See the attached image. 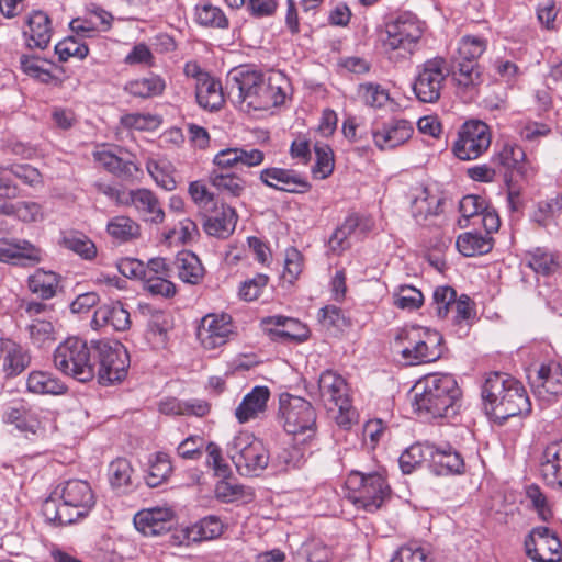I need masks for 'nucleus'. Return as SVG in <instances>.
I'll return each instance as SVG.
<instances>
[{
	"label": "nucleus",
	"mask_w": 562,
	"mask_h": 562,
	"mask_svg": "<svg viewBox=\"0 0 562 562\" xmlns=\"http://www.w3.org/2000/svg\"><path fill=\"white\" fill-rule=\"evenodd\" d=\"M413 391V407L426 419L453 417L461 407V389L449 373L427 374L416 382Z\"/></svg>",
	"instance_id": "f257e3e1"
},
{
	"label": "nucleus",
	"mask_w": 562,
	"mask_h": 562,
	"mask_svg": "<svg viewBox=\"0 0 562 562\" xmlns=\"http://www.w3.org/2000/svg\"><path fill=\"white\" fill-rule=\"evenodd\" d=\"M481 396L486 414L499 424L531 412L526 389L507 373H490L482 386Z\"/></svg>",
	"instance_id": "f03ea898"
},
{
	"label": "nucleus",
	"mask_w": 562,
	"mask_h": 562,
	"mask_svg": "<svg viewBox=\"0 0 562 562\" xmlns=\"http://www.w3.org/2000/svg\"><path fill=\"white\" fill-rule=\"evenodd\" d=\"M229 94L244 112L265 111L283 103L285 94L280 87L266 81L262 71L250 66H240L228 72Z\"/></svg>",
	"instance_id": "7ed1b4c3"
},
{
	"label": "nucleus",
	"mask_w": 562,
	"mask_h": 562,
	"mask_svg": "<svg viewBox=\"0 0 562 562\" xmlns=\"http://www.w3.org/2000/svg\"><path fill=\"white\" fill-rule=\"evenodd\" d=\"M392 347L407 366L431 363L443 355V337L435 329L406 326L396 331Z\"/></svg>",
	"instance_id": "20e7f679"
},
{
	"label": "nucleus",
	"mask_w": 562,
	"mask_h": 562,
	"mask_svg": "<svg viewBox=\"0 0 562 562\" xmlns=\"http://www.w3.org/2000/svg\"><path fill=\"white\" fill-rule=\"evenodd\" d=\"M94 342L88 345L78 337H69L58 345L54 352L57 370L79 382H89L95 375Z\"/></svg>",
	"instance_id": "39448f33"
},
{
	"label": "nucleus",
	"mask_w": 562,
	"mask_h": 562,
	"mask_svg": "<svg viewBox=\"0 0 562 562\" xmlns=\"http://www.w3.org/2000/svg\"><path fill=\"white\" fill-rule=\"evenodd\" d=\"M279 414L283 428L293 436H304L303 442L315 437L317 414L313 405L301 396L283 393L279 398Z\"/></svg>",
	"instance_id": "423d86ee"
},
{
	"label": "nucleus",
	"mask_w": 562,
	"mask_h": 562,
	"mask_svg": "<svg viewBox=\"0 0 562 562\" xmlns=\"http://www.w3.org/2000/svg\"><path fill=\"white\" fill-rule=\"evenodd\" d=\"M319 396L328 411L337 408L336 423L348 429L356 420L346 380L333 370L324 371L318 379Z\"/></svg>",
	"instance_id": "0eeeda50"
},
{
	"label": "nucleus",
	"mask_w": 562,
	"mask_h": 562,
	"mask_svg": "<svg viewBox=\"0 0 562 562\" xmlns=\"http://www.w3.org/2000/svg\"><path fill=\"white\" fill-rule=\"evenodd\" d=\"M227 454L241 475H258L269 462L270 456L263 442L249 432H239L227 445Z\"/></svg>",
	"instance_id": "6e6552de"
},
{
	"label": "nucleus",
	"mask_w": 562,
	"mask_h": 562,
	"mask_svg": "<svg viewBox=\"0 0 562 562\" xmlns=\"http://www.w3.org/2000/svg\"><path fill=\"white\" fill-rule=\"evenodd\" d=\"M349 498L355 505L374 512L379 509L390 494V486L380 472L363 473L351 471L346 481Z\"/></svg>",
	"instance_id": "1a4fd4ad"
},
{
	"label": "nucleus",
	"mask_w": 562,
	"mask_h": 562,
	"mask_svg": "<svg viewBox=\"0 0 562 562\" xmlns=\"http://www.w3.org/2000/svg\"><path fill=\"white\" fill-rule=\"evenodd\" d=\"M424 34V25L412 13H403L386 23L383 47L387 52H398L403 59L411 58L418 49Z\"/></svg>",
	"instance_id": "9d476101"
},
{
	"label": "nucleus",
	"mask_w": 562,
	"mask_h": 562,
	"mask_svg": "<svg viewBox=\"0 0 562 562\" xmlns=\"http://www.w3.org/2000/svg\"><path fill=\"white\" fill-rule=\"evenodd\" d=\"M94 366L98 363V381L102 385L122 382L130 368V356L124 346L117 341L94 342Z\"/></svg>",
	"instance_id": "9b49d317"
},
{
	"label": "nucleus",
	"mask_w": 562,
	"mask_h": 562,
	"mask_svg": "<svg viewBox=\"0 0 562 562\" xmlns=\"http://www.w3.org/2000/svg\"><path fill=\"white\" fill-rule=\"evenodd\" d=\"M448 77L447 61L442 57H435L418 66L413 83L416 98L423 103H436L441 95Z\"/></svg>",
	"instance_id": "f8f14e48"
},
{
	"label": "nucleus",
	"mask_w": 562,
	"mask_h": 562,
	"mask_svg": "<svg viewBox=\"0 0 562 562\" xmlns=\"http://www.w3.org/2000/svg\"><path fill=\"white\" fill-rule=\"evenodd\" d=\"M492 136L487 124L479 120L467 121L458 132L452 151L460 160H474L491 146Z\"/></svg>",
	"instance_id": "ddd939ff"
},
{
	"label": "nucleus",
	"mask_w": 562,
	"mask_h": 562,
	"mask_svg": "<svg viewBox=\"0 0 562 562\" xmlns=\"http://www.w3.org/2000/svg\"><path fill=\"white\" fill-rule=\"evenodd\" d=\"M526 555L533 562H560L562 544L548 527L531 529L524 542Z\"/></svg>",
	"instance_id": "4468645a"
},
{
	"label": "nucleus",
	"mask_w": 562,
	"mask_h": 562,
	"mask_svg": "<svg viewBox=\"0 0 562 562\" xmlns=\"http://www.w3.org/2000/svg\"><path fill=\"white\" fill-rule=\"evenodd\" d=\"M528 378L535 395L541 400L550 402L562 394V366L557 361L541 363Z\"/></svg>",
	"instance_id": "2eb2a0df"
},
{
	"label": "nucleus",
	"mask_w": 562,
	"mask_h": 562,
	"mask_svg": "<svg viewBox=\"0 0 562 562\" xmlns=\"http://www.w3.org/2000/svg\"><path fill=\"white\" fill-rule=\"evenodd\" d=\"M262 329L274 341L303 342L308 338V328L299 319L282 315L267 316L260 322Z\"/></svg>",
	"instance_id": "dca6fc26"
},
{
	"label": "nucleus",
	"mask_w": 562,
	"mask_h": 562,
	"mask_svg": "<svg viewBox=\"0 0 562 562\" xmlns=\"http://www.w3.org/2000/svg\"><path fill=\"white\" fill-rule=\"evenodd\" d=\"M232 318L227 314H209L201 319L196 337L205 349L225 345L234 334Z\"/></svg>",
	"instance_id": "f3484780"
},
{
	"label": "nucleus",
	"mask_w": 562,
	"mask_h": 562,
	"mask_svg": "<svg viewBox=\"0 0 562 562\" xmlns=\"http://www.w3.org/2000/svg\"><path fill=\"white\" fill-rule=\"evenodd\" d=\"M259 179L263 184L278 191L303 194L311 190V183L294 169L269 167L260 171Z\"/></svg>",
	"instance_id": "a211bd4d"
},
{
	"label": "nucleus",
	"mask_w": 562,
	"mask_h": 562,
	"mask_svg": "<svg viewBox=\"0 0 562 562\" xmlns=\"http://www.w3.org/2000/svg\"><path fill=\"white\" fill-rule=\"evenodd\" d=\"M413 133L412 122L405 119H393L372 128L373 142L381 150L393 149L405 144Z\"/></svg>",
	"instance_id": "6ab92c4d"
},
{
	"label": "nucleus",
	"mask_w": 562,
	"mask_h": 562,
	"mask_svg": "<svg viewBox=\"0 0 562 562\" xmlns=\"http://www.w3.org/2000/svg\"><path fill=\"white\" fill-rule=\"evenodd\" d=\"M60 498L71 515H75L76 521L87 516L95 504L89 483L81 480L67 481L63 486Z\"/></svg>",
	"instance_id": "aec40b11"
},
{
	"label": "nucleus",
	"mask_w": 562,
	"mask_h": 562,
	"mask_svg": "<svg viewBox=\"0 0 562 562\" xmlns=\"http://www.w3.org/2000/svg\"><path fill=\"white\" fill-rule=\"evenodd\" d=\"M42 261V250L26 239L1 238L0 262L34 266Z\"/></svg>",
	"instance_id": "412c9836"
},
{
	"label": "nucleus",
	"mask_w": 562,
	"mask_h": 562,
	"mask_svg": "<svg viewBox=\"0 0 562 562\" xmlns=\"http://www.w3.org/2000/svg\"><path fill=\"white\" fill-rule=\"evenodd\" d=\"M372 228L369 218L360 216L357 213L349 214L345 221L334 231L328 240L329 249L337 255L342 254L350 248L349 238L360 231L361 234L368 233Z\"/></svg>",
	"instance_id": "4be33fe9"
},
{
	"label": "nucleus",
	"mask_w": 562,
	"mask_h": 562,
	"mask_svg": "<svg viewBox=\"0 0 562 562\" xmlns=\"http://www.w3.org/2000/svg\"><path fill=\"white\" fill-rule=\"evenodd\" d=\"M172 519L169 508L154 507L139 510L134 516V525L144 536H158L170 530Z\"/></svg>",
	"instance_id": "5701e85b"
},
{
	"label": "nucleus",
	"mask_w": 562,
	"mask_h": 562,
	"mask_svg": "<svg viewBox=\"0 0 562 562\" xmlns=\"http://www.w3.org/2000/svg\"><path fill=\"white\" fill-rule=\"evenodd\" d=\"M457 92L462 94L467 101H472L479 93V88L483 83V76L477 63L457 60L452 72Z\"/></svg>",
	"instance_id": "b1692460"
},
{
	"label": "nucleus",
	"mask_w": 562,
	"mask_h": 562,
	"mask_svg": "<svg viewBox=\"0 0 562 562\" xmlns=\"http://www.w3.org/2000/svg\"><path fill=\"white\" fill-rule=\"evenodd\" d=\"M91 325L93 328L123 331L130 328V313L119 301L103 304L95 310Z\"/></svg>",
	"instance_id": "393cba45"
},
{
	"label": "nucleus",
	"mask_w": 562,
	"mask_h": 562,
	"mask_svg": "<svg viewBox=\"0 0 562 562\" xmlns=\"http://www.w3.org/2000/svg\"><path fill=\"white\" fill-rule=\"evenodd\" d=\"M131 206L135 209L142 220L154 224H160L165 220V212L159 199L149 189H133Z\"/></svg>",
	"instance_id": "a878e982"
},
{
	"label": "nucleus",
	"mask_w": 562,
	"mask_h": 562,
	"mask_svg": "<svg viewBox=\"0 0 562 562\" xmlns=\"http://www.w3.org/2000/svg\"><path fill=\"white\" fill-rule=\"evenodd\" d=\"M237 221L236 210L222 204L218 211L204 220L203 228L209 236L226 239L234 233Z\"/></svg>",
	"instance_id": "bb28decb"
},
{
	"label": "nucleus",
	"mask_w": 562,
	"mask_h": 562,
	"mask_svg": "<svg viewBox=\"0 0 562 562\" xmlns=\"http://www.w3.org/2000/svg\"><path fill=\"white\" fill-rule=\"evenodd\" d=\"M179 279L192 285L200 284L205 276V269L200 258L192 251L182 250L177 254L173 262Z\"/></svg>",
	"instance_id": "cd10ccee"
},
{
	"label": "nucleus",
	"mask_w": 562,
	"mask_h": 562,
	"mask_svg": "<svg viewBox=\"0 0 562 562\" xmlns=\"http://www.w3.org/2000/svg\"><path fill=\"white\" fill-rule=\"evenodd\" d=\"M26 23L30 29L27 46L45 49L53 34L49 16L42 10H34L29 14Z\"/></svg>",
	"instance_id": "c85d7f7f"
},
{
	"label": "nucleus",
	"mask_w": 562,
	"mask_h": 562,
	"mask_svg": "<svg viewBox=\"0 0 562 562\" xmlns=\"http://www.w3.org/2000/svg\"><path fill=\"white\" fill-rule=\"evenodd\" d=\"M431 468L437 475L460 474L464 470V461L452 447L434 446Z\"/></svg>",
	"instance_id": "c756f323"
},
{
	"label": "nucleus",
	"mask_w": 562,
	"mask_h": 562,
	"mask_svg": "<svg viewBox=\"0 0 562 562\" xmlns=\"http://www.w3.org/2000/svg\"><path fill=\"white\" fill-rule=\"evenodd\" d=\"M270 392L267 386H255L251 392L245 395L241 403L235 411V416L239 423H247L256 418L267 407Z\"/></svg>",
	"instance_id": "7c9ffc66"
},
{
	"label": "nucleus",
	"mask_w": 562,
	"mask_h": 562,
	"mask_svg": "<svg viewBox=\"0 0 562 562\" xmlns=\"http://www.w3.org/2000/svg\"><path fill=\"white\" fill-rule=\"evenodd\" d=\"M540 471L548 485L562 487V441L546 448Z\"/></svg>",
	"instance_id": "2f4dec72"
},
{
	"label": "nucleus",
	"mask_w": 562,
	"mask_h": 562,
	"mask_svg": "<svg viewBox=\"0 0 562 562\" xmlns=\"http://www.w3.org/2000/svg\"><path fill=\"white\" fill-rule=\"evenodd\" d=\"M207 180L220 194L228 198H239L246 189V181L229 171L213 169L209 172Z\"/></svg>",
	"instance_id": "473e14b6"
},
{
	"label": "nucleus",
	"mask_w": 562,
	"mask_h": 562,
	"mask_svg": "<svg viewBox=\"0 0 562 562\" xmlns=\"http://www.w3.org/2000/svg\"><path fill=\"white\" fill-rule=\"evenodd\" d=\"M524 260L536 274L543 277L553 274L560 268L559 256L544 247L528 250Z\"/></svg>",
	"instance_id": "72a5a7b5"
},
{
	"label": "nucleus",
	"mask_w": 562,
	"mask_h": 562,
	"mask_svg": "<svg viewBox=\"0 0 562 562\" xmlns=\"http://www.w3.org/2000/svg\"><path fill=\"white\" fill-rule=\"evenodd\" d=\"M27 391L35 394L61 395L67 386L53 373L46 371H32L26 381Z\"/></svg>",
	"instance_id": "f704fd0d"
},
{
	"label": "nucleus",
	"mask_w": 562,
	"mask_h": 562,
	"mask_svg": "<svg viewBox=\"0 0 562 562\" xmlns=\"http://www.w3.org/2000/svg\"><path fill=\"white\" fill-rule=\"evenodd\" d=\"M195 95L198 103L211 111L218 110L224 102L221 82L210 75L195 83Z\"/></svg>",
	"instance_id": "c9c22d12"
},
{
	"label": "nucleus",
	"mask_w": 562,
	"mask_h": 562,
	"mask_svg": "<svg viewBox=\"0 0 562 562\" xmlns=\"http://www.w3.org/2000/svg\"><path fill=\"white\" fill-rule=\"evenodd\" d=\"M562 212V193L539 201L530 214V221L540 227H548L557 223Z\"/></svg>",
	"instance_id": "e433bc0d"
},
{
	"label": "nucleus",
	"mask_w": 562,
	"mask_h": 562,
	"mask_svg": "<svg viewBox=\"0 0 562 562\" xmlns=\"http://www.w3.org/2000/svg\"><path fill=\"white\" fill-rule=\"evenodd\" d=\"M224 525L216 516H207L184 530V537L188 541L199 542L220 537Z\"/></svg>",
	"instance_id": "4c0bfd02"
},
{
	"label": "nucleus",
	"mask_w": 562,
	"mask_h": 562,
	"mask_svg": "<svg viewBox=\"0 0 562 562\" xmlns=\"http://www.w3.org/2000/svg\"><path fill=\"white\" fill-rule=\"evenodd\" d=\"M306 460V449L293 443L282 447L272 458L271 463L277 471H289L292 469H300Z\"/></svg>",
	"instance_id": "58836bf2"
},
{
	"label": "nucleus",
	"mask_w": 562,
	"mask_h": 562,
	"mask_svg": "<svg viewBox=\"0 0 562 562\" xmlns=\"http://www.w3.org/2000/svg\"><path fill=\"white\" fill-rule=\"evenodd\" d=\"M457 248L465 257L487 254L492 247V237L480 233L467 232L457 238Z\"/></svg>",
	"instance_id": "ea45409f"
},
{
	"label": "nucleus",
	"mask_w": 562,
	"mask_h": 562,
	"mask_svg": "<svg viewBox=\"0 0 562 562\" xmlns=\"http://www.w3.org/2000/svg\"><path fill=\"white\" fill-rule=\"evenodd\" d=\"M133 473L132 464L125 458H116L109 464V482L116 491L126 492L133 486Z\"/></svg>",
	"instance_id": "a19ab883"
},
{
	"label": "nucleus",
	"mask_w": 562,
	"mask_h": 562,
	"mask_svg": "<svg viewBox=\"0 0 562 562\" xmlns=\"http://www.w3.org/2000/svg\"><path fill=\"white\" fill-rule=\"evenodd\" d=\"M57 274L52 271L37 270L29 277L27 286L33 294L42 300H49L56 294Z\"/></svg>",
	"instance_id": "79ce46f5"
},
{
	"label": "nucleus",
	"mask_w": 562,
	"mask_h": 562,
	"mask_svg": "<svg viewBox=\"0 0 562 562\" xmlns=\"http://www.w3.org/2000/svg\"><path fill=\"white\" fill-rule=\"evenodd\" d=\"M166 83L162 78L153 75L147 78H139L128 81L124 90L130 94L143 99L159 95L164 92Z\"/></svg>",
	"instance_id": "37998d69"
},
{
	"label": "nucleus",
	"mask_w": 562,
	"mask_h": 562,
	"mask_svg": "<svg viewBox=\"0 0 562 562\" xmlns=\"http://www.w3.org/2000/svg\"><path fill=\"white\" fill-rule=\"evenodd\" d=\"M434 445L415 443L407 448L398 459L400 468L404 474H411L429 457L431 459Z\"/></svg>",
	"instance_id": "c03bdc74"
},
{
	"label": "nucleus",
	"mask_w": 562,
	"mask_h": 562,
	"mask_svg": "<svg viewBox=\"0 0 562 562\" xmlns=\"http://www.w3.org/2000/svg\"><path fill=\"white\" fill-rule=\"evenodd\" d=\"M8 346L4 355L3 371L7 376H15L29 367L31 357L27 351L13 341Z\"/></svg>",
	"instance_id": "a18cd8bd"
},
{
	"label": "nucleus",
	"mask_w": 562,
	"mask_h": 562,
	"mask_svg": "<svg viewBox=\"0 0 562 562\" xmlns=\"http://www.w3.org/2000/svg\"><path fill=\"white\" fill-rule=\"evenodd\" d=\"M215 495L225 503L241 501L244 503L254 499L252 488L241 484H235L227 480H221L215 485Z\"/></svg>",
	"instance_id": "49530a36"
},
{
	"label": "nucleus",
	"mask_w": 562,
	"mask_h": 562,
	"mask_svg": "<svg viewBox=\"0 0 562 562\" xmlns=\"http://www.w3.org/2000/svg\"><path fill=\"white\" fill-rule=\"evenodd\" d=\"M172 465L169 456L158 452L149 460V468L145 476L146 484L149 487H157L162 484L171 474Z\"/></svg>",
	"instance_id": "de8ad7c7"
},
{
	"label": "nucleus",
	"mask_w": 562,
	"mask_h": 562,
	"mask_svg": "<svg viewBox=\"0 0 562 562\" xmlns=\"http://www.w3.org/2000/svg\"><path fill=\"white\" fill-rule=\"evenodd\" d=\"M442 204V198L432 193L429 188H424L419 195L413 201L415 217L427 218L430 215H438Z\"/></svg>",
	"instance_id": "09e8293b"
},
{
	"label": "nucleus",
	"mask_w": 562,
	"mask_h": 562,
	"mask_svg": "<svg viewBox=\"0 0 562 562\" xmlns=\"http://www.w3.org/2000/svg\"><path fill=\"white\" fill-rule=\"evenodd\" d=\"M486 38L477 35H464L458 45V60L477 63L476 60L486 50Z\"/></svg>",
	"instance_id": "8fccbe9b"
},
{
	"label": "nucleus",
	"mask_w": 562,
	"mask_h": 562,
	"mask_svg": "<svg viewBox=\"0 0 562 562\" xmlns=\"http://www.w3.org/2000/svg\"><path fill=\"white\" fill-rule=\"evenodd\" d=\"M147 171L154 179L157 186L161 187L166 191H172L177 187V182L173 177V167L166 159L149 160L147 162Z\"/></svg>",
	"instance_id": "3c124183"
},
{
	"label": "nucleus",
	"mask_w": 562,
	"mask_h": 562,
	"mask_svg": "<svg viewBox=\"0 0 562 562\" xmlns=\"http://www.w3.org/2000/svg\"><path fill=\"white\" fill-rule=\"evenodd\" d=\"M330 559V548L315 539L305 541L295 554V562H329Z\"/></svg>",
	"instance_id": "603ef678"
},
{
	"label": "nucleus",
	"mask_w": 562,
	"mask_h": 562,
	"mask_svg": "<svg viewBox=\"0 0 562 562\" xmlns=\"http://www.w3.org/2000/svg\"><path fill=\"white\" fill-rule=\"evenodd\" d=\"M42 514L47 522L55 526L69 525L76 521L75 515H71L68 507L54 497L44 501Z\"/></svg>",
	"instance_id": "864d4df0"
},
{
	"label": "nucleus",
	"mask_w": 562,
	"mask_h": 562,
	"mask_svg": "<svg viewBox=\"0 0 562 562\" xmlns=\"http://www.w3.org/2000/svg\"><path fill=\"white\" fill-rule=\"evenodd\" d=\"M108 233L120 241H127L139 234L138 224L128 216H115L106 226Z\"/></svg>",
	"instance_id": "5fc2aeb1"
},
{
	"label": "nucleus",
	"mask_w": 562,
	"mask_h": 562,
	"mask_svg": "<svg viewBox=\"0 0 562 562\" xmlns=\"http://www.w3.org/2000/svg\"><path fill=\"white\" fill-rule=\"evenodd\" d=\"M358 97L366 105L376 109L384 106L390 101L389 91L373 82L359 85Z\"/></svg>",
	"instance_id": "6e6d98bb"
},
{
	"label": "nucleus",
	"mask_w": 562,
	"mask_h": 562,
	"mask_svg": "<svg viewBox=\"0 0 562 562\" xmlns=\"http://www.w3.org/2000/svg\"><path fill=\"white\" fill-rule=\"evenodd\" d=\"M195 20L199 24L211 27L225 29L228 26V20L224 12L210 3H203L195 7Z\"/></svg>",
	"instance_id": "4d7b16f0"
},
{
	"label": "nucleus",
	"mask_w": 562,
	"mask_h": 562,
	"mask_svg": "<svg viewBox=\"0 0 562 562\" xmlns=\"http://www.w3.org/2000/svg\"><path fill=\"white\" fill-rule=\"evenodd\" d=\"M63 245L87 260L94 258L97 255L95 245L86 235L80 233H69L65 235Z\"/></svg>",
	"instance_id": "13d9d810"
},
{
	"label": "nucleus",
	"mask_w": 562,
	"mask_h": 562,
	"mask_svg": "<svg viewBox=\"0 0 562 562\" xmlns=\"http://www.w3.org/2000/svg\"><path fill=\"white\" fill-rule=\"evenodd\" d=\"M55 53L58 55L60 61H67L70 57L83 59L89 53L87 44L81 43L75 36H68L58 42L55 46Z\"/></svg>",
	"instance_id": "bf43d9fd"
},
{
	"label": "nucleus",
	"mask_w": 562,
	"mask_h": 562,
	"mask_svg": "<svg viewBox=\"0 0 562 562\" xmlns=\"http://www.w3.org/2000/svg\"><path fill=\"white\" fill-rule=\"evenodd\" d=\"M27 330L32 344L38 348L50 345L55 341L54 326L50 322L44 319H34Z\"/></svg>",
	"instance_id": "052dcab7"
},
{
	"label": "nucleus",
	"mask_w": 562,
	"mask_h": 562,
	"mask_svg": "<svg viewBox=\"0 0 562 562\" xmlns=\"http://www.w3.org/2000/svg\"><path fill=\"white\" fill-rule=\"evenodd\" d=\"M20 68L25 75L42 83H50L55 79V76L48 69L43 68L42 60L35 56L22 55Z\"/></svg>",
	"instance_id": "680f3d73"
},
{
	"label": "nucleus",
	"mask_w": 562,
	"mask_h": 562,
	"mask_svg": "<svg viewBox=\"0 0 562 562\" xmlns=\"http://www.w3.org/2000/svg\"><path fill=\"white\" fill-rule=\"evenodd\" d=\"M524 149L514 143H505L502 149L493 157V161L505 169H515L525 159Z\"/></svg>",
	"instance_id": "e2e57ef3"
},
{
	"label": "nucleus",
	"mask_w": 562,
	"mask_h": 562,
	"mask_svg": "<svg viewBox=\"0 0 562 562\" xmlns=\"http://www.w3.org/2000/svg\"><path fill=\"white\" fill-rule=\"evenodd\" d=\"M316 161L312 171L316 177L325 179L334 171V154L328 145H315Z\"/></svg>",
	"instance_id": "0e129e2a"
},
{
	"label": "nucleus",
	"mask_w": 562,
	"mask_h": 562,
	"mask_svg": "<svg viewBox=\"0 0 562 562\" xmlns=\"http://www.w3.org/2000/svg\"><path fill=\"white\" fill-rule=\"evenodd\" d=\"M423 302V293L414 286L403 285L394 294V305L402 310H417Z\"/></svg>",
	"instance_id": "69168bd1"
},
{
	"label": "nucleus",
	"mask_w": 562,
	"mask_h": 562,
	"mask_svg": "<svg viewBox=\"0 0 562 562\" xmlns=\"http://www.w3.org/2000/svg\"><path fill=\"white\" fill-rule=\"evenodd\" d=\"M456 297V290L449 285L437 286L434 290L432 304L439 317L443 318L448 315Z\"/></svg>",
	"instance_id": "338daca9"
},
{
	"label": "nucleus",
	"mask_w": 562,
	"mask_h": 562,
	"mask_svg": "<svg viewBox=\"0 0 562 562\" xmlns=\"http://www.w3.org/2000/svg\"><path fill=\"white\" fill-rule=\"evenodd\" d=\"M168 278L169 277H151L146 274L144 286L153 295L165 299L172 297L177 293V288Z\"/></svg>",
	"instance_id": "774afa93"
}]
</instances>
